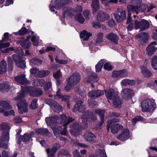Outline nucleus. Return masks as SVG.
Instances as JSON below:
<instances>
[{
  "label": "nucleus",
  "mask_w": 157,
  "mask_h": 157,
  "mask_svg": "<svg viewBox=\"0 0 157 157\" xmlns=\"http://www.w3.org/2000/svg\"><path fill=\"white\" fill-rule=\"evenodd\" d=\"M81 119V127H80L78 123L76 122L73 125H70L71 129L70 131L71 134L76 135L81 128H85L87 127V121H94L97 120V117L94 113L88 112L86 113L85 114L82 116Z\"/></svg>",
  "instance_id": "f257e3e1"
},
{
  "label": "nucleus",
  "mask_w": 157,
  "mask_h": 157,
  "mask_svg": "<svg viewBox=\"0 0 157 157\" xmlns=\"http://www.w3.org/2000/svg\"><path fill=\"white\" fill-rule=\"evenodd\" d=\"M26 93L34 97H39L43 94V91L40 89H36L33 87L29 86L25 87L21 92L18 94L17 97L14 98V100L17 101L24 98Z\"/></svg>",
  "instance_id": "f03ea898"
},
{
  "label": "nucleus",
  "mask_w": 157,
  "mask_h": 157,
  "mask_svg": "<svg viewBox=\"0 0 157 157\" xmlns=\"http://www.w3.org/2000/svg\"><path fill=\"white\" fill-rule=\"evenodd\" d=\"M142 110L144 112H149L155 108L156 105L155 100L152 99H147L143 100L141 103Z\"/></svg>",
  "instance_id": "7ed1b4c3"
},
{
  "label": "nucleus",
  "mask_w": 157,
  "mask_h": 157,
  "mask_svg": "<svg viewBox=\"0 0 157 157\" xmlns=\"http://www.w3.org/2000/svg\"><path fill=\"white\" fill-rule=\"evenodd\" d=\"M119 120L117 118H113L111 120H108L107 130L108 132L109 130V126H111V132L112 133L114 134L117 132L122 127V126H120L117 124V122H118Z\"/></svg>",
  "instance_id": "20e7f679"
},
{
  "label": "nucleus",
  "mask_w": 157,
  "mask_h": 157,
  "mask_svg": "<svg viewBox=\"0 0 157 157\" xmlns=\"http://www.w3.org/2000/svg\"><path fill=\"white\" fill-rule=\"evenodd\" d=\"M147 6L144 4H142L139 6L136 5H129L127 6V8L129 11L135 13L136 14L145 11Z\"/></svg>",
  "instance_id": "39448f33"
},
{
  "label": "nucleus",
  "mask_w": 157,
  "mask_h": 157,
  "mask_svg": "<svg viewBox=\"0 0 157 157\" xmlns=\"http://www.w3.org/2000/svg\"><path fill=\"white\" fill-rule=\"evenodd\" d=\"M70 0H56L55 4V2L52 1L51 3L49 5V8L51 11L54 12L55 10L54 8H57L60 9L63 7L64 6L69 3Z\"/></svg>",
  "instance_id": "423d86ee"
},
{
  "label": "nucleus",
  "mask_w": 157,
  "mask_h": 157,
  "mask_svg": "<svg viewBox=\"0 0 157 157\" xmlns=\"http://www.w3.org/2000/svg\"><path fill=\"white\" fill-rule=\"evenodd\" d=\"M1 128L2 131V134L1 137L2 141L8 142L9 139V131L10 127L9 125L6 123H3L1 125Z\"/></svg>",
  "instance_id": "0eeeda50"
},
{
  "label": "nucleus",
  "mask_w": 157,
  "mask_h": 157,
  "mask_svg": "<svg viewBox=\"0 0 157 157\" xmlns=\"http://www.w3.org/2000/svg\"><path fill=\"white\" fill-rule=\"evenodd\" d=\"M47 103L51 106V109L57 113L63 111V107L61 105L54 100L50 99L47 101Z\"/></svg>",
  "instance_id": "6e6552de"
},
{
  "label": "nucleus",
  "mask_w": 157,
  "mask_h": 157,
  "mask_svg": "<svg viewBox=\"0 0 157 157\" xmlns=\"http://www.w3.org/2000/svg\"><path fill=\"white\" fill-rule=\"evenodd\" d=\"M134 25L136 29H140L141 30H145L148 28L149 25L148 22L144 20H142L140 21L136 20Z\"/></svg>",
  "instance_id": "1a4fd4ad"
},
{
  "label": "nucleus",
  "mask_w": 157,
  "mask_h": 157,
  "mask_svg": "<svg viewBox=\"0 0 157 157\" xmlns=\"http://www.w3.org/2000/svg\"><path fill=\"white\" fill-rule=\"evenodd\" d=\"M121 93L122 97L126 100L130 99L135 94L134 90L129 88H125L122 90Z\"/></svg>",
  "instance_id": "9d476101"
},
{
  "label": "nucleus",
  "mask_w": 157,
  "mask_h": 157,
  "mask_svg": "<svg viewBox=\"0 0 157 157\" xmlns=\"http://www.w3.org/2000/svg\"><path fill=\"white\" fill-rule=\"evenodd\" d=\"M117 11L118 13L114 14L115 18L118 22H122L126 18V12L120 9H118Z\"/></svg>",
  "instance_id": "9b49d317"
},
{
  "label": "nucleus",
  "mask_w": 157,
  "mask_h": 157,
  "mask_svg": "<svg viewBox=\"0 0 157 157\" xmlns=\"http://www.w3.org/2000/svg\"><path fill=\"white\" fill-rule=\"evenodd\" d=\"M17 106L20 113L22 114L27 112L28 104L24 100H20L17 103Z\"/></svg>",
  "instance_id": "f8f14e48"
},
{
  "label": "nucleus",
  "mask_w": 157,
  "mask_h": 157,
  "mask_svg": "<svg viewBox=\"0 0 157 157\" xmlns=\"http://www.w3.org/2000/svg\"><path fill=\"white\" fill-rule=\"evenodd\" d=\"M66 128L67 127H64L63 128L61 126H56L54 128L53 130L56 137H58L59 134L62 135H66L67 132Z\"/></svg>",
  "instance_id": "ddd939ff"
},
{
  "label": "nucleus",
  "mask_w": 157,
  "mask_h": 157,
  "mask_svg": "<svg viewBox=\"0 0 157 157\" xmlns=\"http://www.w3.org/2000/svg\"><path fill=\"white\" fill-rule=\"evenodd\" d=\"M80 78V76L78 74L74 73L67 79V81L69 84L75 86L78 83Z\"/></svg>",
  "instance_id": "4468645a"
},
{
  "label": "nucleus",
  "mask_w": 157,
  "mask_h": 157,
  "mask_svg": "<svg viewBox=\"0 0 157 157\" xmlns=\"http://www.w3.org/2000/svg\"><path fill=\"white\" fill-rule=\"evenodd\" d=\"M104 94V91L103 90H93L88 93V96L90 98H97Z\"/></svg>",
  "instance_id": "2eb2a0df"
},
{
  "label": "nucleus",
  "mask_w": 157,
  "mask_h": 157,
  "mask_svg": "<svg viewBox=\"0 0 157 157\" xmlns=\"http://www.w3.org/2000/svg\"><path fill=\"white\" fill-rule=\"evenodd\" d=\"M84 139L91 144H93L95 142V136L91 132L86 131L84 135Z\"/></svg>",
  "instance_id": "dca6fc26"
},
{
  "label": "nucleus",
  "mask_w": 157,
  "mask_h": 157,
  "mask_svg": "<svg viewBox=\"0 0 157 157\" xmlns=\"http://www.w3.org/2000/svg\"><path fill=\"white\" fill-rule=\"evenodd\" d=\"M83 101H77L74 106V110L75 111H78L80 112H83L86 109L85 105L82 104Z\"/></svg>",
  "instance_id": "f3484780"
},
{
  "label": "nucleus",
  "mask_w": 157,
  "mask_h": 157,
  "mask_svg": "<svg viewBox=\"0 0 157 157\" xmlns=\"http://www.w3.org/2000/svg\"><path fill=\"white\" fill-rule=\"evenodd\" d=\"M91 6L93 13L95 15L98 13V10L100 9L99 0H93Z\"/></svg>",
  "instance_id": "a211bd4d"
},
{
  "label": "nucleus",
  "mask_w": 157,
  "mask_h": 157,
  "mask_svg": "<svg viewBox=\"0 0 157 157\" xmlns=\"http://www.w3.org/2000/svg\"><path fill=\"white\" fill-rule=\"evenodd\" d=\"M63 15L64 17L69 16L70 17L73 16L75 13L76 11L71 7H65L63 8Z\"/></svg>",
  "instance_id": "6ab92c4d"
},
{
  "label": "nucleus",
  "mask_w": 157,
  "mask_h": 157,
  "mask_svg": "<svg viewBox=\"0 0 157 157\" xmlns=\"http://www.w3.org/2000/svg\"><path fill=\"white\" fill-rule=\"evenodd\" d=\"M59 145L55 144H54L52 149L48 148L46 149V151L48 155L52 157L54 156L55 153L58 149H59Z\"/></svg>",
  "instance_id": "aec40b11"
},
{
  "label": "nucleus",
  "mask_w": 157,
  "mask_h": 157,
  "mask_svg": "<svg viewBox=\"0 0 157 157\" xmlns=\"http://www.w3.org/2000/svg\"><path fill=\"white\" fill-rule=\"evenodd\" d=\"M59 118L58 116H55L46 118L45 121L48 125L56 124L59 122Z\"/></svg>",
  "instance_id": "412c9836"
},
{
  "label": "nucleus",
  "mask_w": 157,
  "mask_h": 157,
  "mask_svg": "<svg viewBox=\"0 0 157 157\" xmlns=\"http://www.w3.org/2000/svg\"><path fill=\"white\" fill-rule=\"evenodd\" d=\"M109 17V15L104 12L100 10L98 12L97 19L99 21H104L106 19Z\"/></svg>",
  "instance_id": "4be33fe9"
},
{
  "label": "nucleus",
  "mask_w": 157,
  "mask_h": 157,
  "mask_svg": "<svg viewBox=\"0 0 157 157\" xmlns=\"http://www.w3.org/2000/svg\"><path fill=\"white\" fill-rule=\"evenodd\" d=\"M25 77V74L21 75L15 77L14 79L16 81L21 84H26L28 82Z\"/></svg>",
  "instance_id": "5701e85b"
},
{
  "label": "nucleus",
  "mask_w": 157,
  "mask_h": 157,
  "mask_svg": "<svg viewBox=\"0 0 157 157\" xmlns=\"http://www.w3.org/2000/svg\"><path fill=\"white\" fill-rule=\"evenodd\" d=\"M95 112L96 113L98 114L100 117V122L99 123V125L100 126L102 125L104 122V119L105 113V110L100 109H96L95 110Z\"/></svg>",
  "instance_id": "b1692460"
},
{
  "label": "nucleus",
  "mask_w": 157,
  "mask_h": 157,
  "mask_svg": "<svg viewBox=\"0 0 157 157\" xmlns=\"http://www.w3.org/2000/svg\"><path fill=\"white\" fill-rule=\"evenodd\" d=\"M156 42L155 41L151 43L146 48L147 54L151 55L153 54L156 50V48L153 45H156Z\"/></svg>",
  "instance_id": "393cba45"
},
{
  "label": "nucleus",
  "mask_w": 157,
  "mask_h": 157,
  "mask_svg": "<svg viewBox=\"0 0 157 157\" xmlns=\"http://www.w3.org/2000/svg\"><path fill=\"white\" fill-rule=\"evenodd\" d=\"M127 75L125 70L115 71L113 72L112 77L113 78L125 77Z\"/></svg>",
  "instance_id": "a878e982"
},
{
  "label": "nucleus",
  "mask_w": 157,
  "mask_h": 157,
  "mask_svg": "<svg viewBox=\"0 0 157 157\" xmlns=\"http://www.w3.org/2000/svg\"><path fill=\"white\" fill-rule=\"evenodd\" d=\"M105 37L107 39L111 41L115 44L117 43L118 38L116 34L111 33L107 35Z\"/></svg>",
  "instance_id": "bb28decb"
},
{
  "label": "nucleus",
  "mask_w": 157,
  "mask_h": 157,
  "mask_svg": "<svg viewBox=\"0 0 157 157\" xmlns=\"http://www.w3.org/2000/svg\"><path fill=\"white\" fill-rule=\"evenodd\" d=\"M129 135V131L127 129H125L120 135L117 137V138L121 141L127 140Z\"/></svg>",
  "instance_id": "cd10ccee"
},
{
  "label": "nucleus",
  "mask_w": 157,
  "mask_h": 157,
  "mask_svg": "<svg viewBox=\"0 0 157 157\" xmlns=\"http://www.w3.org/2000/svg\"><path fill=\"white\" fill-rule=\"evenodd\" d=\"M104 93H105L106 96L108 99H112L113 97H115L118 94L117 92H114V90L113 89H110L108 90L107 92H106L104 90Z\"/></svg>",
  "instance_id": "c85d7f7f"
},
{
  "label": "nucleus",
  "mask_w": 157,
  "mask_h": 157,
  "mask_svg": "<svg viewBox=\"0 0 157 157\" xmlns=\"http://www.w3.org/2000/svg\"><path fill=\"white\" fill-rule=\"evenodd\" d=\"M0 106L2 107H0V113H3L5 110L12 108L11 105H10L8 102L4 101H0Z\"/></svg>",
  "instance_id": "c756f323"
},
{
  "label": "nucleus",
  "mask_w": 157,
  "mask_h": 157,
  "mask_svg": "<svg viewBox=\"0 0 157 157\" xmlns=\"http://www.w3.org/2000/svg\"><path fill=\"white\" fill-rule=\"evenodd\" d=\"M98 80V79L97 78V75L95 73L92 74L91 75L88 76L86 79V82L92 83L91 86L92 87H94L93 84V83H95L97 82Z\"/></svg>",
  "instance_id": "7c9ffc66"
},
{
  "label": "nucleus",
  "mask_w": 157,
  "mask_h": 157,
  "mask_svg": "<svg viewBox=\"0 0 157 157\" xmlns=\"http://www.w3.org/2000/svg\"><path fill=\"white\" fill-rule=\"evenodd\" d=\"M34 133L33 132H31L29 134H25L21 136L22 140L24 142H28L32 139V138L34 136Z\"/></svg>",
  "instance_id": "2f4dec72"
},
{
  "label": "nucleus",
  "mask_w": 157,
  "mask_h": 157,
  "mask_svg": "<svg viewBox=\"0 0 157 157\" xmlns=\"http://www.w3.org/2000/svg\"><path fill=\"white\" fill-rule=\"evenodd\" d=\"M112 100L113 101V105L115 107H120L121 106L122 101L119 98L118 95L115 97H113Z\"/></svg>",
  "instance_id": "473e14b6"
},
{
  "label": "nucleus",
  "mask_w": 157,
  "mask_h": 157,
  "mask_svg": "<svg viewBox=\"0 0 157 157\" xmlns=\"http://www.w3.org/2000/svg\"><path fill=\"white\" fill-rule=\"evenodd\" d=\"M148 33H142L139 34L136 36V38L138 39H140L139 40H142L144 42L147 39L148 37Z\"/></svg>",
  "instance_id": "72a5a7b5"
},
{
  "label": "nucleus",
  "mask_w": 157,
  "mask_h": 157,
  "mask_svg": "<svg viewBox=\"0 0 157 157\" xmlns=\"http://www.w3.org/2000/svg\"><path fill=\"white\" fill-rule=\"evenodd\" d=\"M142 73L145 77H149L151 75V71L146 67L142 66L141 67Z\"/></svg>",
  "instance_id": "f704fd0d"
},
{
  "label": "nucleus",
  "mask_w": 157,
  "mask_h": 157,
  "mask_svg": "<svg viewBox=\"0 0 157 157\" xmlns=\"http://www.w3.org/2000/svg\"><path fill=\"white\" fill-rule=\"evenodd\" d=\"M92 35L91 33H88L86 31H83L80 34V37L84 40H87L89 37Z\"/></svg>",
  "instance_id": "c9c22d12"
},
{
  "label": "nucleus",
  "mask_w": 157,
  "mask_h": 157,
  "mask_svg": "<svg viewBox=\"0 0 157 157\" xmlns=\"http://www.w3.org/2000/svg\"><path fill=\"white\" fill-rule=\"evenodd\" d=\"M10 88V86L6 83H3L0 85V90L3 92L8 91Z\"/></svg>",
  "instance_id": "e433bc0d"
},
{
  "label": "nucleus",
  "mask_w": 157,
  "mask_h": 157,
  "mask_svg": "<svg viewBox=\"0 0 157 157\" xmlns=\"http://www.w3.org/2000/svg\"><path fill=\"white\" fill-rule=\"evenodd\" d=\"M36 133L37 134H42L43 135H47L48 134V132L46 128H38L36 130Z\"/></svg>",
  "instance_id": "4c0bfd02"
},
{
  "label": "nucleus",
  "mask_w": 157,
  "mask_h": 157,
  "mask_svg": "<svg viewBox=\"0 0 157 157\" xmlns=\"http://www.w3.org/2000/svg\"><path fill=\"white\" fill-rule=\"evenodd\" d=\"M49 73V71L47 70L39 71L38 73H37V77L43 78L48 76Z\"/></svg>",
  "instance_id": "58836bf2"
},
{
  "label": "nucleus",
  "mask_w": 157,
  "mask_h": 157,
  "mask_svg": "<svg viewBox=\"0 0 157 157\" xmlns=\"http://www.w3.org/2000/svg\"><path fill=\"white\" fill-rule=\"evenodd\" d=\"M6 63L4 60H2L0 66V74H3L6 71Z\"/></svg>",
  "instance_id": "ea45409f"
},
{
  "label": "nucleus",
  "mask_w": 157,
  "mask_h": 157,
  "mask_svg": "<svg viewBox=\"0 0 157 157\" xmlns=\"http://www.w3.org/2000/svg\"><path fill=\"white\" fill-rule=\"evenodd\" d=\"M151 65L153 68L157 70V56H155L152 58Z\"/></svg>",
  "instance_id": "a19ab883"
},
{
  "label": "nucleus",
  "mask_w": 157,
  "mask_h": 157,
  "mask_svg": "<svg viewBox=\"0 0 157 157\" xmlns=\"http://www.w3.org/2000/svg\"><path fill=\"white\" fill-rule=\"evenodd\" d=\"M67 120V116L64 114L61 116L60 118H59V121H60V123L61 124H63V127H67V124L66 122Z\"/></svg>",
  "instance_id": "79ce46f5"
},
{
  "label": "nucleus",
  "mask_w": 157,
  "mask_h": 157,
  "mask_svg": "<svg viewBox=\"0 0 157 157\" xmlns=\"http://www.w3.org/2000/svg\"><path fill=\"white\" fill-rule=\"evenodd\" d=\"M7 52L10 51H14V52L18 54L19 55L23 56L24 55L23 52L21 49L15 50L13 48H10L6 49Z\"/></svg>",
  "instance_id": "37998d69"
},
{
  "label": "nucleus",
  "mask_w": 157,
  "mask_h": 157,
  "mask_svg": "<svg viewBox=\"0 0 157 157\" xmlns=\"http://www.w3.org/2000/svg\"><path fill=\"white\" fill-rule=\"evenodd\" d=\"M103 33H100L97 34V38L96 40L95 44H97L101 43L103 40L102 37Z\"/></svg>",
  "instance_id": "c03bdc74"
},
{
  "label": "nucleus",
  "mask_w": 157,
  "mask_h": 157,
  "mask_svg": "<svg viewBox=\"0 0 157 157\" xmlns=\"http://www.w3.org/2000/svg\"><path fill=\"white\" fill-rule=\"evenodd\" d=\"M104 61L101 60L95 66L96 71L97 72H99L101 71V69L104 63Z\"/></svg>",
  "instance_id": "a18cd8bd"
},
{
  "label": "nucleus",
  "mask_w": 157,
  "mask_h": 157,
  "mask_svg": "<svg viewBox=\"0 0 157 157\" xmlns=\"http://www.w3.org/2000/svg\"><path fill=\"white\" fill-rule=\"evenodd\" d=\"M75 19L76 21L81 23H83L85 21L82 15L80 14H77L75 17Z\"/></svg>",
  "instance_id": "49530a36"
},
{
  "label": "nucleus",
  "mask_w": 157,
  "mask_h": 157,
  "mask_svg": "<svg viewBox=\"0 0 157 157\" xmlns=\"http://www.w3.org/2000/svg\"><path fill=\"white\" fill-rule=\"evenodd\" d=\"M21 46L26 48H29L31 45L30 42L27 40H24L21 43Z\"/></svg>",
  "instance_id": "de8ad7c7"
},
{
  "label": "nucleus",
  "mask_w": 157,
  "mask_h": 157,
  "mask_svg": "<svg viewBox=\"0 0 157 157\" xmlns=\"http://www.w3.org/2000/svg\"><path fill=\"white\" fill-rule=\"evenodd\" d=\"M35 83H36V85L38 86H43L45 83V80L43 79H37L35 81Z\"/></svg>",
  "instance_id": "09e8293b"
},
{
  "label": "nucleus",
  "mask_w": 157,
  "mask_h": 157,
  "mask_svg": "<svg viewBox=\"0 0 157 157\" xmlns=\"http://www.w3.org/2000/svg\"><path fill=\"white\" fill-rule=\"evenodd\" d=\"M37 101V99L36 98H35L33 100L32 102L30 105V108L33 109H36L37 106L36 105V102Z\"/></svg>",
  "instance_id": "8fccbe9b"
},
{
  "label": "nucleus",
  "mask_w": 157,
  "mask_h": 157,
  "mask_svg": "<svg viewBox=\"0 0 157 157\" xmlns=\"http://www.w3.org/2000/svg\"><path fill=\"white\" fill-rule=\"evenodd\" d=\"M33 44L34 46H37L38 44L39 39L35 36H33L31 39Z\"/></svg>",
  "instance_id": "3c124183"
},
{
  "label": "nucleus",
  "mask_w": 157,
  "mask_h": 157,
  "mask_svg": "<svg viewBox=\"0 0 157 157\" xmlns=\"http://www.w3.org/2000/svg\"><path fill=\"white\" fill-rule=\"evenodd\" d=\"M12 58L14 62H15L16 64H17L22 59L21 57L15 54H13L12 55Z\"/></svg>",
  "instance_id": "603ef678"
},
{
  "label": "nucleus",
  "mask_w": 157,
  "mask_h": 157,
  "mask_svg": "<svg viewBox=\"0 0 157 157\" xmlns=\"http://www.w3.org/2000/svg\"><path fill=\"white\" fill-rule=\"evenodd\" d=\"M30 72L31 74H33L35 76L37 77V73H38L39 70L35 67H33L30 69Z\"/></svg>",
  "instance_id": "864d4df0"
},
{
  "label": "nucleus",
  "mask_w": 157,
  "mask_h": 157,
  "mask_svg": "<svg viewBox=\"0 0 157 157\" xmlns=\"http://www.w3.org/2000/svg\"><path fill=\"white\" fill-rule=\"evenodd\" d=\"M31 63L34 64L39 65L42 62L41 60L36 58H33L30 60Z\"/></svg>",
  "instance_id": "5fc2aeb1"
},
{
  "label": "nucleus",
  "mask_w": 157,
  "mask_h": 157,
  "mask_svg": "<svg viewBox=\"0 0 157 157\" xmlns=\"http://www.w3.org/2000/svg\"><path fill=\"white\" fill-rule=\"evenodd\" d=\"M75 92L83 97L86 96V93L83 90H80L79 89H77L75 90Z\"/></svg>",
  "instance_id": "6e6d98bb"
},
{
  "label": "nucleus",
  "mask_w": 157,
  "mask_h": 157,
  "mask_svg": "<svg viewBox=\"0 0 157 157\" xmlns=\"http://www.w3.org/2000/svg\"><path fill=\"white\" fill-rule=\"evenodd\" d=\"M16 65L17 67L21 68H24L25 67V61L22 59H21L19 62Z\"/></svg>",
  "instance_id": "4d7b16f0"
},
{
  "label": "nucleus",
  "mask_w": 157,
  "mask_h": 157,
  "mask_svg": "<svg viewBox=\"0 0 157 157\" xmlns=\"http://www.w3.org/2000/svg\"><path fill=\"white\" fill-rule=\"evenodd\" d=\"M27 32V29L25 27L22 28L19 31V35H22L26 34Z\"/></svg>",
  "instance_id": "13d9d810"
},
{
  "label": "nucleus",
  "mask_w": 157,
  "mask_h": 157,
  "mask_svg": "<svg viewBox=\"0 0 157 157\" xmlns=\"http://www.w3.org/2000/svg\"><path fill=\"white\" fill-rule=\"evenodd\" d=\"M104 68L106 70L110 71L112 70V67L110 63H106L104 64Z\"/></svg>",
  "instance_id": "bf43d9fd"
},
{
  "label": "nucleus",
  "mask_w": 157,
  "mask_h": 157,
  "mask_svg": "<svg viewBox=\"0 0 157 157\" xmlns=\"http://www.w3.org/2000/svg\"><path fill=\"white\" fill-rule=\"evenodd\" d=\"M74 86L73 85L69 84V83L67 82V84L65 88V91L67 92H68L69 91L71 90L72 87Z\"/></svg>",
  "instance_id": "052dcab7"
},
{
  "label": "nucleus",
  "mask_w": 157,
  "mask_h": 157,
  "mask_svg": "<svg viewBox=\"0 0 157 157\" xmlns=\"http://www.w3.org/2000/svg\"><path fill=\"white\" fill-rule=\"evenodd\" d=\"M83 15L86 19H89L90 16V11L88 10H86L83 12Z\"/></svg>",
  "instance_id": "680f3d73"
},
{
  "label": "nucleus",
  "mask_w": 157,
  "mask_h": 157,
  "mask_svg": "<svg viewBox=\"0 0 157 157\" xmlns=\"http://www.w3.org/2000/svg\"><path fill=\"white\" fill-rule=\"evenodd\" d=\"M141 118L142 117L140 116H138L134 118L132 121V124H135L137 121L141 120Z\"/></svg>",
  "instance_id": "e2e57ef3"
},
{
  "label": "nucleus",
  "mask_w": 157,
  "mask_h": 157,
  "mask_svg": "<svg viewBox=\"0 0 157 157\" xmlns=\"http://www.w3.org/2000/svg\"><path fill=\"white\" fill-rule=\"evenodd\" d=\"M55 60L57 63L60 64H66L67 62V60H59L57 58L55 59Z\"/></svg>",
  "instance_id": "0e129e2a"
},
{
  "label": "nucleus",
  "mask_w": 157,
  "mask_h": 157,
  "mask_svg": "<svg viewBox=\"0 0 157 157\" xmlns=\"http://www.w3.org/2000/svg\"><path fill=\"white\" fill-rule=\"evenodd\" d=\"M62 75L60 71H58L55 74L53 75L54 77L56 79L59 78Z\"/></svg>",
  "instance_id": "69168bd1"
},
{
  "label": "nucleus",
  "mask_w": 157,
  "mask_h": 157,
  "mask_svg": "<svg viewBox=\"0 0 157 157\" xmlns=\"http://www.w3.org/2000/svg\"><path fill=\"white\" fill-rule=\"evenodd\" d=\"M130 12H131V11L129 12V11H128V16L127 18V21L126 22L127 24H128L130 23H132L131 22L132 21V20L131 18V14L130 13Z\"/></svg>",
  "instance_id": "338daca9"
},
{
  "label": "nucleus",
  "mask_w": 157,
  "mask_h": 157,
  "mask_svg": "<svg viewBox=\"0 0 157 157\" xmlns=\"http://www.w3.org/2000/svg\"><path fill=\"white\" fill-rule=\"evenodd\" d=\"M68 154L67 151L64 150H61L58 153V155H66Z\"/></svg>",
  "instance_id": "774afa93"
}]
</instances>
